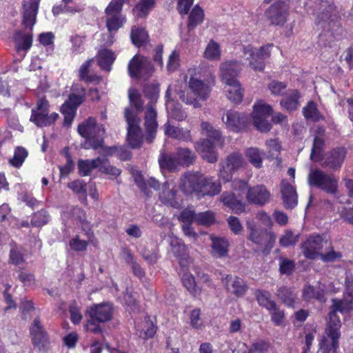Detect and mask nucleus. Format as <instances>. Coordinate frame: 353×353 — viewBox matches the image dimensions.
Returning a JSON list of instances; mask_svg holds the SVG:
<instances>
[{
	"label": "nucleus",
	"mask_w": 353,
	"mask_h": 353,
	"mask_svg": "<svg viewBox=\"0 0 353 353\" xmlns=\"http://www.w3.org/2000/svg\"><path fill=\"white\" fill-rule=\"evenodd\" d=\"M334 10L335 7L333 5L328 3L327 1H322L316 18V26L322 29L318 41L319 46H330L339 37L343 34V29Z\"/></svg>",
	"instance_id": "obj_1"
},
{
	"label": "nucleus",
	"mask_w": 353,
	"mask_h": 353,
	"mask_svg": "<svg viewBox=\"0 0 353 353\" xmlns=\"http://www.w3.org/2000/svg\"><path fill=\"white\" fill-rule=\"evenodd\" d=\"M180 188L185 193L196 192L201 196H213L221 191V185L214 177H205L199 172H186L181 179Z\"/></svg>",
	"instance_id": "obj_2"
},
{
	"label": "nucleus",
	"mask_w": 353,
	"mask_h": 353,
	"mask_svg": "<svg viewBox=\"0 0 353 353\" xmlns=\"http://www.w3.org/2000/svg\"><path fill=\"white\" fill-rule=\"evenodd\" d=\"M79 134L86 139L83 145L85 149L90 148L98 150L103 143L105 128L103 125L97 124L96 119L89 117L78 125Z\"/></svg>",
	"instance_id": "obj_3"
},
{
	"label": "nucleus",
	"mask_w": 353,
	"mask_h": 353,
	"mask_svg": "<svg viewBox=\"0 0 353 353\" xmlns=\"http://www.w3.org/2000/svg\"><path fill=\"white\" fill-rule=\"evenodd\" d=\"M307 183L310 187H315L334 196L339 193V179L319 168L310 170Z\"/></svg>",
	"instance_id": "obj_4"
},
{
	"label": "nucleus",
	"mask_w": 353,
	"mask_h": 353,
	"mask_svg": "<svg viewBox=\"0 0 353 353\" xmlns=\"http://www.w3.org/2000/svg\"><path fill=\"white\" fill-rule=\"evenodd\" d=\"M189 88L196 98L192 97L191 94L185 93V91L176 90L179 99L183 103L191 105L194 108H200L201 105L199 102V100L205 101L208 99L210 92L209 86L203 81L191 77L189 81Z\"/></svg>",
	"instance_id": "obj_5"
},
{
	"label": "nucleus",
	"mask_w": 353,
	"mask_h": 353,
	"mask_svg": "<svg viewBox=\"0 0 353 353\" xmlns=\"http://www.w3.org/2000/svg\"><path fill=\"white\" fill-rule=\"evenodd\" d=\"M332 305L329 313V320L327 323V328L340 331L341 327V321L337 312L341 314L348 313L352 309L353 303V292H350L349 294L343 299H332Z\"/></svg>",
	"instance_id": "obj_6"
},
{
	"label": "nucleus",
	"mask_w": 353,
	"mask_h": 353,
	"mask_svg": "<svg viewBox=\"0 0 353 353\" xmlns=\"http://www.w3.org/2000/svg\"><path fill=\"white\" fill-rule=\"evenodd\" d=\"M124 116L128 123L127 141L131 148H139L142 143V133L139 126L140 119L131 108L125 109Z\"/></svg>",
	"instance_id": "obj_7"
},
{
	"label": "nucleus",
	"mask_w": 353,
	"mask_h": 353,
	"mask_svg": "<svg viewBox=\"0 0 353 353\" xmlns=\"http://www.w3.org/2000/svg\"><path fill=\"white\" fill-rule=\"evenodd\" d=\"M330 247V242L322 235L314 234L310 235L302 244V252L305 257L309 259H317L323 248Z\"/></svg>",
	"instance_id": "obj_8"
},
{
	"label": "nucleus",
	"mask_w": 353,
	"mask_h": 353,
	"mask_svg": "<svg viewBox=\"0 0 353 353\" xmlns=\"http://www.w3.org/2000/svg\"><path fill=\"white\" fill-rule=\"evenodd\" d=\"M154 71L152 62L145 57L135 55L129 62L128 72L133 78H145L151 76Z\"/></svg>",
	"instance_id": "obj_9"
},
{
	"label": "nucleus",
	"mask_w": 353,
	"mask_h": 353,
	"mask_svg": "<svg viewBox=\"0 0 353 353\" xmlns=\"http://www.w3.org/2000/svg\"><path fill=\"white\" fill-rule=\"evenodd\" d=\"M347 151L343 147H337L327 152L320 159L323 168L332 171L339 170L346 157Z\"/></svg>",
	"instance_id": "obj_10"
},
{
	"label": "nucleus",
	"mask_w": 353,
	"mask_h": 353,
	"mask_svg": "<svg viewBox=\"0 0 353 353\" xmlns=\"http://www.w3.org/2000/svg\"><path fill=\"white\" fill-rule=\"evenodd\" d=\"M244 159L239 152L228 155L219 171V177L228 182L232 179L233 173L243 166Z\"/></svg>",
	"instance_id": "obj_11"
},
{
	"label": "nucleus",
	"mask_w": 353,
	"mask_h": 353,
	"mask_svg": "<svg viewBox=\"0 0 353 353\" xmlns=\"http://www.w3.org/2000/svg\"><path fill=\"white\" fill-rule=\"evenodd\" d=\"M113 314V307L111 303H102L94 304L86 311L85 316L97 323H104L111 320Z\"/></svg>",
	"instance_id": "obj_12"
},
{
	"label": "nucleus",
	"mask_w": 353,
	"mask_h": 353,
	"mask_svg": "<svg viewBox=\"0 0 353 353\" xmlns=\"http://www.w3.org/2000/svg\"><path fill=\"white\" fill-rule=\"evenodd\" d=\"M341 337V332L336 330L325 328V334L319 343L317 353H336L339 346V339Z\"/></svg>",
	"instance_id": "obj_13"
},
{
	"label": "nucleus",
	"mask_w": 353,
	"mask_h": 353,
	"mask_svg": "<svg viewBox=\"0 0 353 353\" xmlns=\"http://www.w3.org/2000/svg\"><path fill=\"white\" fill-rule=\"evenodd\" d=\"M221 119L226 128L233 132L241 131L247 123L246 115L234 110H228Z\"/></svg>",
	"instance_id": "obj_14"
},
{
	"label": "nucleus",
	"mask_w": 353,
	"mask_h": 353,
	"mask_svg": "<svg viewBox=\"0 0 353 353\" xmlns=\"http://www.w3.org/2000/svg\"><path fill=\"white\" fill-rule=\"evenodd\" d=\"M221 282L228 292L237 297L243 296L248 290L245 281L237 276L226 274L222 276Z\"/></svg>",
	"instance_id": "obj_15"
},
{
	"label": "nucleus",
	"mask_w": 353,
	"mask_h": 353,
	"mask_svg": "<svg viewBox=\"0 0 353 353\" xmlns=\"http://www.w3.org/2000/svg\"><path fill=\"white\" fill-rule=\"evenodd\" d=\"M83 97L70 94L67 101L62 105L61 111L64 115V124L70 125L74 119L77 108L81 104Z\"/></svg>",
	"instance_id": "obj_16"
},
{
	"label": "nucleus",
	"mask_w": 353,
	"mask_h": 353,
	"mask_svg": "<svg viewBox=\"0 0 353 353\" xmlns=\"http://www.w3.org/2000/svg\"><path fill=\"white\" fill-rule=\"evenodd\" d=\"M216 145L210 141V139H201L195 144L196 150L200 154L202 159L210 163H214L218 161V152L215 150Z\"/></svg>",
	"instance_id": "obj_17"
},
{
	"label": "nucleus",
	"mask_w": 353,
	"mask_h": 353,
	"mask_svg": "<svg viewBox=\"0 0 353 353\" xmlns=\"http://www.w3.org/2000/svg\"><path fill=\"white\" fill-rule=\"evenodd\" d=\"M157 112L152 102H149L146 107V111L144 117V125L148 135L146 141L152 143L157 132L158 123L157 121Z\"/></svg>",
	"instance_id": "obj_18"
},
{
	"label": "nucleus",
	"mask_w": 353,
	"mask_h": 353,
	"mask_svg": "<svg viewBox=\"0 0 353 353\" xmlns=\"http://www.w3.org/2000/svg\"><path fill=\"white\" fill-rule=\"evenodd\" d=\"M270 193L263 185L250 187L248 190L246 199L250 203L263 206L270 201Z\"/></svg>",
	"instance_id": "obj_19"
},
{
	"label": "nucleus",
	"mask_w": 353,
	"mask_h": 353,
	"mask_svg": "<svg viewBox=\"0 0 353 353\" xmlns=\"http://www.w3.org/2000/svg\"><path fill=\"white\" fill-rule=\"evenodd\" d=\"M241 65L236 61H229L222 63L220 65L222 81L225 83H236V77L241 71Z\"/></svg>",
	"instance_id": "obj_20"
},
{
	"label": "nucleus",
	"mask_w": 353,
	"mask_h": 353,
	"mask_svg": "<svg viewBox=\"0 0 353 353\" xmlns=\"http://www.w3.org/2000/svg\"><path fill=\"white\" fill-rule=\"evenodd\" d=\"M39 8V0H25L23 3L22 24L30 30L36 22V17Z\"/></svg>",
	"instance_id": "obj_21"
},
{
	"label": "nucleus",
	"mask_w": 353,
	"mask_h": 353,
	"mask_svg": "<svg viewBox=\"0 0 353 353\" xmlns=\"http://www.w3.org/2000/svg\"><path fill=\"white\" fill-rule=\"evenodd\" d=\"M171 250L174 255L178 259L181 268H186L190 263L189 254L186 245L181 239L174 238L170 241Z\"/></svg>",
	"instance_id": "obj_22"
},
{
	"label": "nucleus",
	"mask_w": 353,
	"mask_h": 353,
	"mask_svg": "<svg viewBox=\"0 0 353 353\" xmlns=\"http://www.w3.org/2000/svg\"><path fill=\"white\" fill-rule=\"evenodd\" d=\"M158 162L162 172H176L181 168L175 154L165 150H161Z\"/></svg>",
	"instance_id": "obj_23"
},
{
	"label": "nucleus",
	"mask_w": 353,
	"mask_h": 353,
	"mask_svg": "<svg viewBox=\"0 0 353 353\" xmlns=\"http://www.w3.org/2000/svg\"><path fill=\"white\" fill-rule=\"evenodd\" d=\"M281 192L286 208H294L297 204V194L295 188L285 180L281 183Z\"/></svg>",
	"instance_id": "obj_24"
},
{
	"label": "nucleus",
	"mask_w": 353,
	"mask_h": 353,
	"mask_svg": "<svg viewBox=\"0 0 353 353\" xmlns=\"http://www.w3.org/2000/svg\"><path fill=\"white\" fill-rule=\"evenodd\" d=\"M203 134L206 136L205 139H210L216 146L222 148L225 143V139L220 130L214 128L209 122L203 121L201 124Z\"/></svg>",
	"instance_id": "obj_25"
},
{
	"label": "nucleus",
	"mask_w": 353,
	"mask_h": 353,
	"mask_svg": "<svg viewBox=\"0 0 353 353\" xmlns=\"http://www.w3.org/2000/svg\"><path fill=\"white\" fill-rule=\"evenodd\" d=\"M30 334L34 345H43L48 340V335L43 325L41 323L39 318H35L30 327Z\"/></svg>",
	"instance_id": "obj_26"
},
{
	"label": "nucleus",
	"mask_w": 353,
	"mask_h": 353,
	"mask_svg": "<svg viewBox=\"0 0 353 353\" xmlns=\"http://www.w3.org/2000/svg\"><path fill=\"white\" fill-rule=\"evenodd\" d=\"M221 200L225 206L229 208L234 213L239 214L245 211V205L233 192H223L221 196Z\"/></svg>",
	"instance_id": "obj_27"
},
{
	"label": "nucleus",
	"mask_w": 353,
	"mask_h": 353,
	"mask_svg": "<svg viewBox=\"0 0 353 353\" xmlns=\"http://www.w3.org/2000/svg\"><path fill=\"white\" fill-rule=\"evenodd\" d=\"M164 131L165 134L172 139L182 141H190L192 140L190 130L172 125L170 122L164 124Z\"/></svg>",
	"instance_id": "obj_28"
},
{
	"label": "nucleus",
	"mask_w": 353,
	"mask_h": 353,
	"mask_svg": "<svg viewBox=\"0 0 353 353\" xmlns=\"http://www.w3.org/2000/svg\"><path fill=\"white\" fill-rule=\"evenodd\" d=\"M180 167L192 165L196 159L195 153L188 148L178 147L174 153Z\"/></svg>",
	"instance_id": "obj_29"
},
{
	"label": "nucleus",
	"mask_w": 353,
	"mask_h": 353,
	"mask_svg": "<svg viewBox=\"0 0 353 353\" xmlns=\"http://www.w3.org/2000/svg\"><path fill=\"white\" fill-rule=\"evenodd\" d=\"M302 296L306 301H309L312 299H316L321 303H325L326 301L325 290L320 286L314 287L310 285H305L302 292Z\"/></svg>",
	"instance_id": "obj_30"
},
{
	"label": "nucleus",
	"mask_w": 353,
	"mask_h": 353,
	"mask_svg": "<svg viewBox=\"0 0 353 353\" xmlns=\"http://www.w3.org/2000/svg\"><path fill=\"white\" fill-rule=\"evenodd\" d=\"M59 114L56 112L52 114L32 112L30 121L38 127L50 126L58 119Z\"/></svg>",
	"instance_id": "obj_31"
},
{
	"label": "nucleus",
	"mask_w": 353,
	"mask_h": 353,
	"mask_svg": "<svg viewBox=\"0 0 353 353\" xmlns=\"http://www.w3.org/2000/svg\"><path fill=\"white\" fill-rule=\"evenodd\" d=\"M104 161V159H102L99 157L92 160L80 159L79 160L77 164L79 174L83 176H87L92 170L98 168L101 164H103Z\"/></svg>",
	"instance_id": "obj_32"
},
{
	"label": "nucleus",
	"mask_w": 353,
	"mask_h": 353,
	"mask_svg": "<svg viewBox=\"0 0 353 353\" xmlns=\"http://www.w3.org/2000/svg\"><path fill=\"white\" fill-rule=\"evenodd\" d=\"M247 227L250 230L248 239L256 245H263L264 244L263 239L265 238V233H266L267 230L256 228L255 223L250 221H247Z\"/></svg>",
	"instance_id": "obj_33"
},
{
	"label": "nucleus",
	"mask_w": 353,
	"mask_h": 353,
	"mask_svg": "<svg viewBox=\"0 0 353 353\" xmlns=\"http://www.w3.org/2000/svg\"><path fill=\"white\" fill-rule=\"evenodd\" d=\"M225 84L228 86L226 88L228 99L234 103H240L243 97V91L239 81H236V83Z\"/></svg>",
	"instance_id": "obj_34"
},
{
	"label": "nucleus",
	"mask_w": 353,
	"mask_h": 353,
	"mask_svg": "<svg viewBox=\"0 0 353 353\" xmlns=\"http://www.w3.org/2000/svg\"><path fill=\"white\" fill-rule=\"evenodd\" d=\"M176 190L174 188H170L168 184V188L164 186L163 190L159 194L160 201L168 205H170L173 208H178L179 203L176 200Z\"/></svg>",
	"instance_id": "obj_35"
},
{
	"label": "nucleus",
	"mask_w": 353,
	"mask_h": 353,
	"mask_svg": "<svg viewBox=\"0 0 353 353\" xmlns=\"http://www.w3.org/2000/svg\"><path fill=\"white\" fill-rule=\"evenodd\" d=\"M115 60L114 53L108 49H102L98 54L99 65L104 70L110 71Z\"/></svg>",
	"instance_id": "obj_36"
},
{
	"label": "nucleus",
	"mask_w": 353,
	"mask_h": 353,
	"mask_svg": "<svg viewBox=\"0 0 353 353\" xmlns=\"http://www.w3.org/2000/svg\"><path fill=\"white\" fill-rule=\"evenodd\" d=\"M299 92L296 90H292L280 102L281 107L288 111L296 110L299 105Z\"/></svg>",
	"instance_id": "obj_37"
},
{
	"label": "nucleus",
	"mask_w": 353,
	"mask_h": 353,
	"mask_svg": "<svg viewBox=\"0 0 353 353\" xmlns=\"http://www.w3.org/2000/svg\"><path fill=\"white\" fill-rule=\"evenodd\" d=\"M212 241V248L213 252L219 256H224L228 254V241L223 237H217L214 235L210 236Z\"/></svg>",
	"instance_id": "obj_38"
},
{
	"label": "nucleus",
	"mask_w": 353,
	"mask_h": 353,
	"mask_svg": "<svg viewBox=\"0 0 353 353\" xmlns=\"http://www.w3.org/2000/svg\"><path fill=\"white\" fill-rule=\"evenodd\" d=\"M106 14V27L111 33L117 32L121 28L125 22V18L122 14Z\"/></svg>",
	"instance_id": "obj_39"
},
{
	"label": "nucleus",
	"mask_w": 353,
	"mask_h": 353,
	"mask_svg": "<svg viewBox=\"0 0 353 353\" xmlns=\"http://www.w3.org/2000/svg\"><path fill=\"white\" fill-rule=\"evenodd\" d=\"M14 38L18 50H23L26 51L31 48L32 44V35L31 34L17 31L14 34Z\"/></svg>",
	"instance_id": "obj_40"
},
{
	"label": "nucleus",
	"mask_w": 353,
	"mask_h": 353,
	"mask_svg": "<svg viewBox=\"0 0 353 353\" xmlns=\"http://www.w3.org/2000/svg\"><path fill=\"white\" fill-rule=\"evenodd\" d=\"M276 296L284 304L288 306L293 307L296 299V294L285 286L279 288L277 290Z\"/></svg>",
	"instance_id": "obj_41"
},
{
	"label": "nucleus",
	"mask_w": 353,
	"mask_h": 353,
	"mask_svg": "<svg viewBox=\"0 0 353 353\" xmlns=\"http://www.w3.org/2000/svg\"><path fill=\"white\" fill-rule=\"evenodd\" d=\"M256 301L259 305L269 310L276 305V302L272 299L269 292L263 290H257L254 292Z\"/></svg>",
	"instance_id": "obj_42"
},
{
	"label": "nucleus",
	"mask_w": 353,
	"mask_h": 353,
	"mask_svg": "<svg viewBox=\"0 0 353 353\" xmlns=\"http://www.w3.org/2000/svg\"><path fill=\"white\" fill-rule=\"evenodd\" d=\"M130 37L132 43L140 47L148 41V32L143 28L133 27L131 30Z\"/></svg>",
	"instance_id": "obj_43"
},
{
	"label": "nucleus",
	"mask_w": 353,
	"mask_h": 353,
	"mask_svg": "<svg viewBox=\"0 0 353 353\" xmlns=\"http://www.w3.org/2000/svg\"><path fill=\"white\" fill-rule=\"evenodd\" d=\"M87 240H81L79 235L75 236L70 241V247L72 250L77 252H83L87 249L88 242L93 243V233H87Z\"/></svg>",
	"instance_id": "obj_44"
},
{
	"label": "nucleus",
	"mask_w": 353,
	"mask_h": 353,
	"mask_svg": "<svg viewBox=\"0 0 353 353\" xmlns=\"http://www.w3.org/2000/svg\"><path fill=\"white\" fill-rule=\"evenodd\" d=\"M263 154V152L256 148H250L245 151V156L256 168L262 167Z\"/></svg>",
	"instance_id": "obj_45"
},
{
	"label": "nucleus",
	"mask_w": 353,
	"mask_h": 353,
	"mask_svg": "<svg viewBox=\"0 0 353 353\" xmlns=\"http://www.w3.org/2000/svg\"><path fill=\"white\" fill-rule=\"evenodd\" d=\"M203 11L199 6H196L191 11L189 16V21L188 23V30L190 31L194 29L199 24H200L203 20Z\"/></svg>",
	"instance_id": "obj_46"
},
{
	"label": "nucleus",
	"mask_w": 353,
	"mask_h": 353,
	"mask_svg": "<svg viewBox=\"0 0 353 353\" xmlns=\"http://www.w3.org/2000/svg\"><path fill=\"white\" fill-rule=\"evenodd\" d=\"M10 262L14 265H20L24 262V255L21 246L17 245L14 241L10 243Z\"/></svg>",
	"instance_id": "obj_47"
},
{
	"label": "nucleus",
	"mask_w": 353,
	"mask_h": 353,
	"mask_svg": "<svg viewBox=\"0 0 353 353\" xmlns=\"http://www.w3.org/2000/svg\"><path fill=\"white\" fill-rule=\"evenodd\" d=\"M154 5V0H140L139 3L133 9L134 14L138 18L145 17Z\"/></svg>",
	"instance_id": "obj_48"
},
{
	"label": "nucleus",
	"mask_w": 353,
	"mask_h": 353,
	"mask_svg": "<svg viewBox=\"0 0 353 353\" xmlns=\"http://www.w3.org/2000/svg\"><path fill=\"white\" fill-rule=\"evenodd\" d=\"M128 97L130 105L136 110V114L143 110V101L141 99L140 93L135 89L128 90ZM135 114V112H134Z\"/></svg>",
	"instance_id": "obj_49"
},
{
	"label": "nucleus",
	"mask_w": 353,
	"mask_h": 353,
	"mask_svg": "<svg viewBox=\"0 0 353 353\" xmlns=\"http://www.w3.org/2000/svg\"><path fill=\"white\" fill-rule=\"evenodd\" d=\"M28 155V152L26 149L18 146L15 148L14 156L9 160V162L12 166L19 168L22 165Z\"/></svg>",
	"instance_id": "obj_50"
},
{
	"label": "nucleus",
	"mask_w": 353,
	"mask_h": 353,
	"mask_svg": "<svg viewBox=\"0 0 353 353\" xmlns=\"http://www.w3.org/2000/svg\"><path fill=\"white\" fill-rule=\"evenodd\" d=\"M324 145H325L324 141L322 139H321L318 137H316L314 139L313 146H312L311 154H310V159L312 161H314L315 162L320 161V159L323 157L321 155V154L323 151Z\"/></svg>",
	"instance_id": "obj_51"
},
{
	"label": "nucleus",
	"mask_w": 353,
	"mask_h": 353,
	"mask_svg": "<svg viewBox=\"0 0 353 353\" xmlns=\"http://www.w3.org/2000/svg\"><path fill=\"white\" fill-rule=\"evenodd\" d=\"M137 331H140L139 336L143 339L152 338L157 332V327L154 325L152 321L146 318L141 329H137Z\"/></svg>",
	"instance_id": "obj_52"
},
{
	"label": "nucleus",
	"mask_w": 353,
	"mask_h": 353,
	"mask_svg": "<svg viewBox=\"0 0 353 353\" xmlns=\"http://www.w3.org/2000/svg\"><path fill=\"white\" fill-rule=\"evenodd\" d=\"M303 115L306 119H311L312 121H319L321 118V114L317 110L316 104L314 101L308 102L307 105L303 109Z\"/></svg>",
	"instance_id": "obj_53"
},
{
	"label": "nucleus",
	"mask_w": 353,
	"mask_h": 353,
	"mask_svg": "<svg viewBox=\"0 0 353 353\" xmlns=\"http://www.w3.org/2000/svg\"><path fill=\"white\" fill-rule=\"evenodd\" d=\"M243 52L244 54H249L250 56V65L254 70L258 71H262L265 68V63L259 61L257 62V60L254 61V50L253 47L250 45L247 46H243Z\"/></svg>",
	"instance_id": "obj_54"
},
{
	"label": "nucleus",
	"mask_w": 353,
	"mask_h": 353,
	"mask_svg": "<svg viewBox=\"0 0 353 353\" xmlns=\"http://www.w3.org/2000/svg\"><path fill=\"white\" fill-rule=\"evenodd\" d=\"M295 262L288 258L279 259V272L281 274L291 275L295 270Z\"/></svg>",
	"instance_id": "obj_55"
},
{
	"label": "nucleus",
	"mask_w": 353,
	"mask_h": 353,
	"mask_svg": "<svg viewBox=\"0 0 353 353\" xmlns=\"http://www.w3.org/2000/svg\"><path fill=\"white\" fill-rule=\"evenodd\" d=\"M325 253L322 252L319 256L323 262H334L342 257L341 253L334 251L331 244L330 247L325 248Z\"/></svg>",
	"instance_id": "obj_56"
},
{
	"label": "nucleus",
	"mask_w": 353,
	"mask_h": 353,
	"mask_svg": "<svg viewBox=\"0 0 353 353\" xmlns=\"http://www.w3.org/2000/svg\"><path fill=\"white\" fill-rule=\"evenodd\" d=\"M268 311L271 316V321L276 326L281 325L285 318L284 310L280 309L277 305H276Z\"/></svg>",
	"instance_id": "obj_57"
},
{
	"label": "nucleus",
	"mask_w": 353,
	"mask_h": 353,
	"mask_svg": "<svg viewBox=\"0 0 353 353\" xmlns=\"http://www.w3.org/2000/svg\"><path fill=\"white\" fill-rule=\"evenodd\" d=\"M182 282L185 288L190 294L195 296L199 293V290L195 284L194 277L188 273H185L182 277Z\"/></svg>",
	"instance_id": "obj_58"
},
{
	"label": "nucleus",
	"mask_w": 353,
	"mask_h": 353,
	"mask_svg": "<svg viewBox=\"0 0 353 353\" xmlns=\"http://www.w3.org/2000/svg\"><path fill=\"white\" fill-rule=\"evenodd\" d=\"M204 54L205 57L210 60L219 59L220 50L219 45L214 41H211L208 45Z\"/></svg>",
	"instance_id": "obj_59"
},
{
	"label": "nucleus",
	"mask_w": 353,
	"mask_h": 353,
	"mask_svg": "<svg viewBox=\"0 0 353 353\" xmlns=\"http://www.w3.org/2000/svg\"><path fill=\"white\" fill-rule=\"evenodd\" d=\"M215 221L214 214L211 211L200 212L196 214V223L199 225H210Z\"/></svg>",
	"instance_id": "obj_60"
},
{
	"label": "nucleus",
	"mask_w": 353,
	"mask_h": 353,
	"mask_svg": "<svg viewBox=\"0 0 353 353\" xmlns=\"http://www.w3.org/2000/svg\"><path fill=\"white\" fill-rule=\"evenodd\" d=\"M253 123L256 129L262 132H267L272 128V125L268 121L267 117L253 116Z\"/></svg>",
	"instance_id": "obj_61"
},
{
	"label": "nucleus",
	"mask_w": 353,
	"mask_h": 353,
	"mask_svg": "<svg viewBox=\"0 0 353 353\" xmlns=\"http://www.w3.org/2000/svg\"><path fill=\"white\" fill-rule=\"evenodd\" d=\"M272 108L266 103H259L254 105L253 116H261L263 117H268L272 114Z\"/></svg>",
	"instance_id": "obj_62"
},
{
	"label": "nucleus",
	"mask_w": 353,
	"mask_h": 353,
	"mask_svg": "<svg viewBox=\"0 0 353 353\" xmlns=\"http://www.w3.org/2000/svg\"><path fill=\"white\" fill-rule=\"evenodd\" d=\"M270 348V343L262 339H259L250 346L251 353H267Z\"/></svg>",
	"instance_id": "obj_63"
},
{
	"label": "nucleus",
	"mask_w": 353,
	"mask_h": 353,
	"mask_svg": "<svg viewBox=\"0 0 353 353\" xmlns=\"http://www.w3.org/2000/svg\"><path fill=\"white\" fill-rule=\"evenodd\" d=\"M48 221V215L46 211L42 210L36 212L33 215L31 220V224L35 227H40L47 223Z\"/></svg>",
	"instance_id": "obj_64"
}]
</instances>
